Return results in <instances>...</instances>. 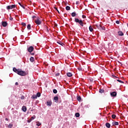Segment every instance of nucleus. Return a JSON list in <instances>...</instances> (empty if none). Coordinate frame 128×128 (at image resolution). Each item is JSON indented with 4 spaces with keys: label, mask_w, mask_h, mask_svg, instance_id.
Listing matches in <instances>:
<instances>
[{
    "label": "nucleus",
    "mask_w": 128,
    "mask_h": 128,
    "mask_svg": "<svg viewBox=\"0 0 128 128\" xmlns=\"http://www.w3.org/2000/svg\"><path fill=\"white\" fill-rule=\"evenodd\" d=\"M6 120H7V121H8V118H6Z\"/></svg>",
    "instance_id": "09e8293b"
},
{
    "label": "nucleus",
    "mask_w": 128,
    "mask_h": 128,
    "mask_svg": "<svg viewBox=\"0 0 128 128\" xmlns=\"http://www.w3.org/2000/svg\"><path fill=\"white\" fill-rule=\"evenodd\" d=\"M36 18V16H32V18Z\"/></svg>",
    "instance_id": "8fccbe9b"
},
{
    "label": "nucleus",
    "mask_w": 128,
    "mask_h": 128,
    "mask_svg": "<svg viewBox=\"0 0 128 128\" xmlns=\"http://www.w3.org/2000/svg\"><path fill=\"white\" fill-rule=\"evenodd\" d=\"M66 10H70V6H66Z\"/></svg>",
    "instance_id": "5701e85b"
},
{
    "label": "nucleus",
    "mask_w": 128,
    "mask_h": 128,
    "mask_svg": "<svg viewBox=\"0 0 128 128\" xmlns=\"http://www.w3.org/2000/svg\"><path fill=\"white\" fill-rule=\"evenodd\" d=\"M114 76V78H118V77H116V76Z\"/></svg>",
    "instance_id": "3c124183"
},
{
    "label": "nucleus",
    "mask_w": 128,
    "mask_h": 128,
    "mask_svg": "<svg viewBox=\"0 0 128 128\" xmlns=\"http://www.w3.org/2000/svg\"><path fill=\"white\" fill-rule=\"evenodd\" d=\"M111 96H116V92H114L110 93Z\"/></svg>",
    "instance_id": "6e6552de"
},
{
    "label": "nucleus",
    "mask_w": 128,
    "mask_h": 128,
    "mask_svg": "<svg viewBox=\"0 0 128 128\" xmlns=\"http://www.w3.org/2000/svg\"><path fill=\"white\" fill-rule=\"evenodd\" d=\"M80 4V2L78 1H77L76 2V4Z\"/></svg>",
    "instance_id": "49530a36"
},
{
    "label": "nucleus",
    "mask_w": 128,
    "mask_h": 128,
    "mask_svg": "<svg viewBox=\"0 0 128 128\" xmlns=\"http://www.w3.org/2000/svg\"><path fill=\"white\" fill-rule=\"evenodd\" d=\"M89 80L90 82H94L92 78H89Z\"/></svg>",
    "instance_id": "c9c22d12"
},
{
    "label": "nucleus",
    "mask_w": 128,
    "mask_h": 128,
    "mask_svg": "<svg viewBox=\"0 0 128 128\" xmlns=\"http://www.w3.org/2000/svg\"><path fill=\"white\" fill-rule=\"evenodd\" d=\"M22 110H23V112H26V106H23L22 107Z\"/></svg>",
    "instance_id": "2eb2a0df"
},
{
    "label": "nucleus",
    "mask_w": 128,
    "mask_h": 128,
    "mask_svg": "<svg viewBox=\"0 0 128 128\" xmlns=\"http://www.w3.org/2000/svg\"><path fill=\"white\" fill-rule=\"evenodd\" d=\"M36 96L38 98H40V92H38Z\"/></svg>",
    "instance_id": "473e14b6"
},
{
    "label": "nucleus",
    "mask_w": 128,
    "mask_h": 128,
    "mask_svg": "<svg viewBox=\"0 0 128 128\" xmlns=\"http://www.w3.org/2000/svg\"><path fill=\"white\" fill-rule=\"evenodd\" d=\"M12 126H14V125L12 124H10L9 125H8V128H12Z\"/></svg>",
    "instance_id": "393cba45"
},
{
    "label": "nucleus",
    "mask_w": 128,
    "mask_h": 128,
    "mask_svg": "<svg viewBox=\"0 0 128 128\" xmlns=\"http://www.w3.org/2000/svg\"><path fill=\"white\" fill-rule=\"evenodd\" d=\"M106 126L108 128H110V123H106Z\"/></svg>",
    "instance_id": "412c9836"
},
{
    "label": "nucleus",
    "mask_w": 128,
    "mask_h": 128,
    "mask_svg": "<svg viewBox=\"0 0 128 128\" xmlns=\"http://www.w3.org/2000/svg\"><path fill=\"white\" fill-rule=\"evenodd\" d=\"M66 74L69 78H72V72H68Z\"/></svg>",
    "instance_id": "4468645a"
},
{
    "label": "nucleus",
    "mask_w": 128,
    "mask_h": 128,
    "mask_svg": "<svg viewBox=\"0 0 128 128\" xmlns=\"http://www.w3.org/2000/svg\"><path fill=\"white\" fill-rule=\"evenodd\" d=\"M53 92H54V94H57L58 93V90L56 89H54L53 90Z\"/></svg>",
    "instance_id": "7c9ffc66"
},
{
    "label": "nucleus",
    "mask_w": 128,
    "mask_h": 128,
    "mask_svg": "<svg viewBox=\"0 0 128 128\" xmlns=\"http://www.w3.org/2000/svg\"><path fill=\"white\" fill-rule=\"evenodd\" d=\"M116 24H120V21L119 20H116Z\"/></svg>",
    "instance_id": "58836bf2"
},
{
    "label": "nucleus",
    "mask_w": 128,
    "mask_h": 128,
    "mask_svg": "<svg viewBox=\"0 0 128 128\" xmlns=\"http://www.w3.org/2000/svg\"><path fill=\"white\" fill-rule=\"evenodd\" d=\"M54 10H56L58 14H60V11H58V8H56V7H54Z\"/></svg>",
    "instance_id": "e433bc0d"
},
{
    "label": "nucleus",
    "mask_w": 128,
    "mask_h": 128,
    "mask_svg": "<svg viewBox=\"0 0 128 128\" xmlns=\"http://www.w3.org/2000/svg\"><path fill=\"white\" fill-rule=\"evenodd\" d=\"M82 18H86V16H84V15H82Z\"/></svg>",
    "instance_id": "79ce46f5"
},
{
    "label": "nucleus",
    "mask_w": 128,
    "mask_h": 128,
    "mask_svg": "<svg viewBox=\"0 0 128 128\" xmlns=\"http://www.w3.org/2000/svg\"><path fill=\"white\" fill-rule=\"evenodd\" d=\"M75 116H76V118H80V113L77 112L75 114Z\"/></svg>",
    "instance_id": "a878e982"
},
{
    "label": "nucleus",
    "mask_w": 128,
    "mask_h": 128,
    "mask_svg": "<svg viewBox=\"0 0 128 128\" xmlns=\"http://www.w3.org/2000/svg\"><path fill=\"white\" fill-rule=\"evenodd\" d=\"M16 5L12 4V5L7 6L6 8L7 10H12V8H16Z\"/></svg>",
    "instance_id": "20e7f679"
},
{
    "label": "nucleus",
    "mask_w": 128,
    "mask_h": 128,
    "mask_svg": "<svg viewBox=\"0 0 128 128\" xmlns=\"http://www.w3.org/2000/svg\"><path fill=\"white\" fill-rule=\"evenodd\" d=\"M112 126H118L119 124L118 122H112Z\"/></svg>",
    "instance_id": "dca6fc26"
},
{
    "label": "nucleus",
    "mask_w": 128,
    "mask_h": 128,
    "mask_svg": "<svg viewBox=\"0 0 128 128\" xmlns=\"http://www.w3.org/2000/svg\"><path fill=\"white\" fill-rule=\"evenodd\" d=\"M27 28L28 30H30L32 28L31 26H30V24H28L27 26Z\"/></svg>",
    "instance_id": "cd10ccee"
},
{
    "label": "nucleus",
    "mask_w": 128,
    "mask_h": 128,
    "mask_svg": "<svg viewBox=\"0 0 128 128\" xmlns=\"http://www.w3.org/2000/svg\"><path fill=\"white\" fill-rule=\"evenodd\" d=\"M36 124L38 126H42V123L40 122H36Z\"/></svg>",
    "instance_id": "aec40b11"
},
{
    "label": "nucleus",
    "mask_w": 128,
    "mask_h": 128,
    "mask_svg": "<svg viewBox=\"0 0 128 128\" xmlns=\"http://www.w3.org/2000/svg\"><path fill=\"white\" fill-rule=\"evenodd\" d=\"M47 102V106H50L52 104V102Z\"/></svg>",
    "instance_id": "f3484780"
},
{
    "label": "nucleus",
    "mask_w": 128,
    "mask_h": 128,
    "mask_svg": "<svg viewBox=\"0 0 128 128\" xmlns=\"http://www.w3.org/2000/svg\"><path fill=\"white\" fill-rule=\"evenodd\" d=\"M76 100L78 102H80L82 100V97L80 96H77Z\"/></svg>",
    "instance_id": "9b49d317"
},
{
    "label": "nucleus",
    "mask_w": 128,
    "mask_h": 128,
    "mask_svg": "<svg viewBox=\"0 0 128 128\" xmlns=\"http://www.w3.org/2000/svg\"><path fill=\"white\" fill-rule=\"evenodd\" d=\"M18 4H20V6L22 8H25L24 6V5H22V4L20 2L18 3Z\"/></svg>",
    "instance_id": "f704fd0d"
},
{
    "label": "nucleus",
    "mask_w": 128,
    "mask_h": 128,
    "mask_svg": "<svg viewBox=\"0 0 128 128\" xmlns=\"http://www.w3.org/2000/svg\"><path fill=\"white\" fill-rule=\"evenodd\" d=\"M27 50L28 52H34V46H31L28 47Z\"/></svg>",
    "instance_id": "39448f33"
},
{
    "label": "nucleus",
    "mask_w": 128,
    "mask_h": 128,
    "mask_svg": "<svg viewBox=\"0 0 128 128\" xmlns=\"http://www.w3.org/2000/svg\"><path fill=\"white\" fill-rule=\"evenodd\" d=\"M20 70V69H16V68H13V71L16 74H18V72Z\"/></svg>",
    "instance_id": "9d476101"
},
{
    "label": "nucleus",
    "mask_w": 128,
    "mask_h": 128,
    "mask_svg": "<svg viewBox=\"0 0 128 128\" xmlns=\"http://www.w3.org/2000/svg\"><path fill=\"white\" fill-rule=\"evenodd\" d=\"M112 118L114 119V118H116V114H112Z\"/></svg>",
    "instance_id": "c756f323"
},
{
    "label": "nucleus",
    "mask_w": 128,
    "mask_h": 128,
    "mask_svg": "<svg viewBox=\"0 0 128 128\" xmlns=\"http://www.w3.org/2000/svg\"><path fill=\"white\" fill-rule=\"evenodd\" d=\"M32 120H31V119H30L28 120V122H32Z\"/></svg>",
    "instance_id": "c03bdc74"
},
{
    "label": "nucleus",
    "mask_w": 128,
    "mask_h": 128,
    "mask_svg": "<svg viewBox=\"0 0 128 128\" xmlns=\"http://www.w3.org/2000/svg\"><path fill=\"white\" fill-rule=\"evenodd\" d=\"M99 92H100V94H103V92H104V90L102 88L100 89Z\"/></svg>",
    "instance_id": "a211bd4d"
},
{
    "label": "nucleus",
    "mask_w": 128,
    "mask_h": 128,
    "mask_svg": "<svg viewBox=\"0 0 128 128\" xmlns=\"http://www.w3.org/2000/svg\"><path fill=\"white\" fill-rule=\"evenodd\" d=\"M76 16V12H73L72 13V16L73 17H74Z\"/></svg>",
    "instance_id": "b1692460"
},
{
    "label": "nucleus",
    "mask_w": 128,
    "mask_h": 128,
    "mask_svg": "<svg viewBox=\"0 0 128 128\" xmlns=\"http://www.w3.org/2000/svg\"><path fill=\"white\" fill-rule=\"evenodd\" d=\"M30 61L31 62H34V57H31L30 58Z\"/></svg>",
    "instance_id": "6ab92c4d"
},
{
    "label": "nucleus",
    "mask_w": 128,
    "mask_h": 128,
    "mask_svg": "<svg viewBox=\"0 0 128 128\" xmlns=\"http://www.w3.org/2000/svg\"><path fill=\"white\" fill-rule=\"evenodd\" d=\"M31 98H32V100H36L38 98V96H36V95H33L32 96Z\"/></svg>",
    "instance_id": "ddd939ff"
},
{
    "label": "nucleus",
    "mask_w": 128,
    "mask_h": 128,
    "mask_svg": "<svg viewBox=\"0 0 128 128\" xmlns=\"http://www.w3.org/2000/svg\"><path fill=\"white\" fill-rule=\"evenodd\" d=\"M22 24L23 26H26V24L24 22H22Z\"/></svg>",
    "instance_id": "4c0bfd02"
},
{
    "label": "nucleus",
    "mask_w": 128,
    "mask_h": 128,
    "mask_svg": "<svg viewBox=\"0 0 128 128\" xmlns=\"http://www.w3.org/2000/svg\"><path fill=\"white\" fill-rule=\"evenodd\" d=\"M31 54L32 56H34V52L32 53Z\"/></svg>",
    "instance_id": "de8ad7c7"
},
{
    "label": "nucleus",
    "mask_w": 128,
    "mask_h": 128,
    "mask_svg": "<svg viewBox=\"0 0 128 128\" xmlns=\"http://www.w3.org/2000/svg\"><path fill=\"white\" fill-rule=\"evenodd\" d=\"M60 76V73H57L56 74V76Z\"/></svg>",
    "instance_id": "a19ab883"
},
{
    "label": "nucleus",
    "mask_w": 128,
    "mask_h": 128,
    "mask_svg": "<svg viewBox=\"0 0 128 128\" xmlns=\"http://www.w3.org/2000/svg\"><path fill=\"white\" fill-rule=\"evenodd\" d=\"M96 26L98 30H105L104 28L102 27V26L100 24L96 25Z\"/></svg>",
    "instance_id": "423d86ee"
},
{
    "label": "nucleus",
    "mask_w": 128,
    "mask_h": 128,
    "mask_svg": "<svg viewBox=\"0 0 128 128\" xmlns=\"http://www.w3.org/2000/svg\"><path fill=\"white\" fill-rule=\"evenodd\" d=\"M117 82H120L121 84H124V82L120 80H118Z\"/></svg>",
    "instance_id": "2f4dec72"
},
{
    "label": "nucleus",
    "mask_w": 128,
    "mask_h": 128,
    "mask_svg": "<svg viewBox=\"0 0 128 128\" xmlns=\"http://www.w3.org/2000/svg\"><path fill=\"white\" fill-rule=\"evenodd\" d=\"M118 34L120 36H124V32L122 31L118 32Z\"/></svg>",
    "instance_id": "1a4fd4ad"
},
{
    "label": "nucleus",
    "mask_w": 128,
    "mask_h": 128,
    "mask_svg": "<svg viewBox=\"0 0 128 128\" xmlns=\"http://www.w3.org/2000/svg\"><path fill=\"white\" fill-rule=\"evenodd\" d=\"M57 43L60 44V46H64V44L60 41H58Z\"/></svg>",
    "instance_id": "f8f14e48"
},
{
    "label": "nucleus",
    "mask_w": 128,
    "mask_h": 128,
    "mask_svg": "<svg viewBox=\"0 0 128 128\" xmlns=\"http://www.w3.org/2000/svg\"><path fill=\"white\" fill-rule=\"evenodd\" d=\"M18 74L22 76H26V72L24 71H22V69H19V71L18 72Z\"/></svg>",
    "instance_id": "f257e3e1"
},
{
    "label": "nucleus",
    "mask_w": 128,
    "mask_h": 128,
    "mask_svg": "<svg viewBox=\"0 0 128 128\" xmlns=\"http://www.w3.org/2000/svg\"><path fill=\"white\" fill-rule=\"evenodd\" d=\"M16 86H18V82H16L15 83Z\"/></svg>",
    "instance_id": "a18cd8bd"
},
{
    "label": "nucleus",
    "mask_w": 128,
    "mask_h": 128,
    "mask_svg": "<svg viewBox=\"0 0 128 128\" xmlns=\"http://www.w3.org/2000/svg\"><path fill=\"white\" fill-rule=\"evenodd\" d=\"M14 20V18H12V16H10V20Z\"/></svg>",
    "instance_id": "ea45409f"
},
{
    "label": "nucleus",
    "mask_w": 128,
    "mask_h": 128,
    "mask_svg": "<svg viewBox=\"0 0 128 128\" xmlns=\"http://www.w3.org/2000/svg\"><path fill=\"white\" fill-rule=\"evenodd\" d=\"M35 24H38V26H40V24H42V19H40V18H38L34 21Z\"/></svg>",
    "instance_id": "7ed1b4c3"
},
{
    "label": "nucleus",
    "mask_w": 128,
    "mask_h": 128,
    "mask_svg": "<svg viewBox=\"0 0 128 128\" xmlns=\"http://www.w3.org/2000/svg\"><path fill=\"white\" fill-rule=\"evenodd\" d=\"M2 26L4 28H6V26H8V22L6 21L2 22Z\"/></svg>",
    "instance_id": "0eeeda50"
},
{
    "label": "nucleus",
    "mask_w": 128,
    "mask_h": 128,
    "mask_svg": "<svg viewBox=\"0 0 128 128\" xmlns=\"http://www.w3.org/2000/svg\"><path fill=\"white\" fill-rule=\"evenodd\" d=\"M34 118H36V116L34 115L32 117H31L30 120H34Z\"/></svg>",
    "instance_id": "c85d7f7f"
},
{
    "label": "nucleus",
    "mask_w": 128,
    "mask_h": 128,
    "mask_svg": "<svg viewBox=\"0 0 128 128\" xmlns=\"http://www.w3.org/2000/svg\"><path fill=\"white\" fill-rule=\"evenodd\" d=\"M75 22H78L81 26H84V22L82 20H79L78 18H74Z\"/></svg>",
    "instance_id": "f03ea898"
},
{
    "label": "nucleus",
    "mask_w": 128,
    "mask_h": 128,
    "mask_svg": "<svg viewBox=\"0 0 128 128\" xmlns=\"http://www.w3.org/2000/svg\"><path fill=\"white\" fill-rule=\"evenodd\" d=\"M54 100H56V102H58V97L54 96Z\"/></svg>",
    "instance_id": "4be33fe9"
},
{
    "label": "nucleus",
    "mask_w": 128,
    "mask_h": 128,
    "mask_svg": "<svg viewBox=\"0 0 128 128\" xmlns=\"http://www.w3.org/2000/svg\"><path fill=\"white\" fill-rule=\"evenodd\" d=\"M44 28H45L46 30V32H48V26H44Z\"/></svg>",
    "instance_id": "72a5a7b5"
},
{
    "label": "nucleus",
    "mask_w": 128,
    "mask_h": 128,
    "mask_svg": "<svg viewBox=\"0 0 128 128\" xmlns=\"http://www.w3.org/2000/svg\"><path fill=\"white\" fill-rule=\"evenodd\" d=\"M89 30L90 32H92V30H94V28H92V26H90L89 27Z\"/></svg>",
    "instance_id": "bb28decb"
},
{
    "label": "nucleus",
    "mask_w": 128,
    "mask_h": 128,
    "mask_svg": "<svg viewBox=\"0 0 128 128\" xmlns=\"http://www.w3.org/2000/svg\"><path fill=\"white\" fill-rule=\"evenodd\" d=\"M21 100H24V96H22L21 97Z\"/></svg>",
    "instance_id": "37998d69"
}]
</instances>
